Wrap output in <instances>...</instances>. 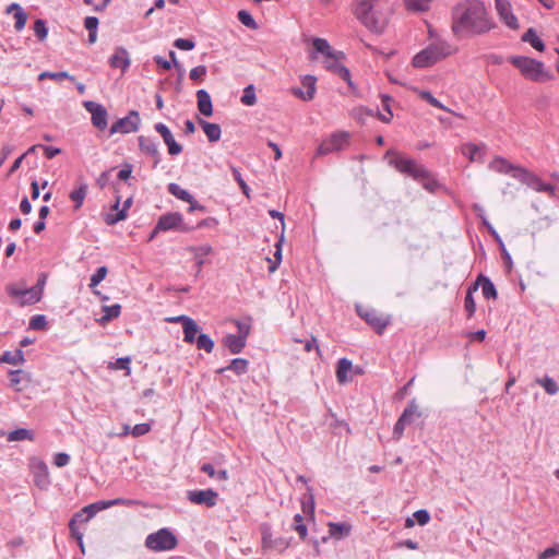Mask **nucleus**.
<instances>
[{
	"instance_id": "obj_1",
	"label": "nucleus",
	"mask_w": 559,
	"mask_h": 559,
	"mask_svg": "<svg viewBox=\"0 0 559 559\" xmlns=\"http://www.w3.org/2000/svg\"><path fill=\"white\" fill-rule=\"evenodd\" d=\"M496 27L485 3L464 0L452 10V32L456 37L480 36Z\"/></svg>"
},
{
	"instance_id": "obj_2",
	"label": "nucleus",
	"mask_w": 559,
	"mask_h": 559,
	"mask_svg": "<svg viewBox=\"0 0 559 559\" xmlns=\"http://www.w3.org/2000/svg\"><path fill=\"white\" fill-rule=\"evenodd\" d=\"M360 23L374 34H382L392 14L390 0H357L354 11Z\"/></svg>"
},
{
	"instance_id": "obj_3",
	"label": "nucleus",
	"mask_w": 559,
	"mask_h": 559,
	"mask_svg": "<svg viewBox=\"0 0 559 559\" xmlns=\"http://www.w3.org/2000/svg\"><path fill=\"white\" fill-rule=\"evenodd\" d=\"M509 62L513 64L526 80L532 82H546L554 78L551 72L545 68V64L536 59L525 56H511Z\"/></svg>"
},
{
	"instance_id": "obj_4",
	"label": "nucleus",
	"mask_w": 559,
	"mask_h": 559,
	"mask_svg": "<svg viewBox=\"0 0 559 559\" xmlns=\"http://www.w3.org/2000/svg\"><path fill=\"white\" fill-rule=\"evenodd\" d=\"M451 45L443 39H436L413 58L415 68H428L451 55Z\"/></svg>"
},
{
	"instance_id": "obj_5",
	"label": "nucleus",
	"mask_w": 559,
	"mask_h": 559,
	"mask_svg": "<svg viewBox=\"0 0 559 559\" xmlns=\"http://www.w3.org/2000/svg\"><path fill=\"white\" fill-rule=\"evenodd\" d=\"M176 536L168 528H160L156 533L147 535L145 546L154 551H167L177 546Z\"/></svg>"
},
{
	"instance_id": "obj_6",
	"label": "nucleus",
	"mask_w": 559,
	"mask_h": 559,
	"mask_svg": "<svg viewBox=\"0 0 559 559\" xmlns=\"http://www.w3.org/2000/svg\"><path fill=\"white\" fill-rule=\"evenodd\" d=\"M389 163L397 171L412 177L414 180L418 179V177H421L423 174H425L426 167L418 164L415 159L400 154H394L393 158H391Z\"/></svg>"
},
{
	"instance_id": "obj_7",
	"label": "nucleus",
	"mask_w": 559,
	"mask_h": 559,
	"mask_svg": "<svg viewBox=\"0 0 559 559\" xmlns=\"http://www.w3.org/2000/svg\"><path fill=\"white\" fill-rule=\"evenodd\" d=\"M5 292L12 298L17 300L20 306H28L38 302L40 299L36 298L35 294H32L34 289L28 288L24 282L11 283L5 286Z\"/></svg>"
},
{
	"instance_id": "obj_8",
	"label": "nucleus",
	"mask_w": 559,
	"mask_h": 559,
	"mask_svg": "<svg viewBox=\"0 0 559 559\" xmlns=\"http://www.w3.org/2000/svg\"><path fill=\"white\" fill-rule=\"evenodd\" d=\"M515 179L525 183L528 188L536 192H546L554 197L556 187L550 183H545L539 177L526 170H518Z\"/></svg>"
},
{
	"instance_id": "obj_9",
	"label": "nucleus",
	"mask_w": 559,
	"mask_h": 559,
	"mask_svg": "<svg viewBox=\"0 0 559 559\" xmlns=\"http://www.w3.org/2000/svg\"><path fill=\"white\" fill-rule=\"evenodd\" d=\"M182 221V215L178 212L164 214L158 218L157 224L155 225V231L178 229L187 233L192 230V227L185 225Z\"/></svg>"
},
{
	"instance_id": "obj_10",
	"label": "nucleus",
	"mask_w": 559,
	"mask_h": 559,
	"mask_svg": "<svg viewBox=\"0 0 559 559\" xmlns=\"http://www.w3.org/2000/svg\"><path fill=\"white\" fill-rule=\"evenodd\" d=\"M348 138L349 134L346 132L333 133L319 145L317 155H328L330 153L343 150L348 143Z\"/></svg>"
},
{
	"instance_id": "obj_11",
	"label": "nucleus",
	"mask_w": 559,
	"mask_h": 559,
	"mask_svg": "<svg viewBox=\"0 0 559 559\" xmlns=\"http://www.w3.org/2000/svg\"><path fill=\"white\" fill-rule=\"evenodd\" d=\"M140 126V116L135 110H131L127 117L118 119L110 127L109 134L112 135L115 133H131L138 131Z\"/></svg>"
},
{
	"instance_id": "obj_12",
	"label": "nucleus",
	"mask_w": 559,
	"mask_h": 559,
	"mask_svg": "<svg viewBox=\"0 0 559 559\" xmlns=\"http://www.w3.org/2000/svg\"><path fill=\"white\" fill-rule=\"evenodd\" d=\"M187 499L191 503L204 506L206 508H213L217 504L218 492L211 488L201 490H189L187 492Z\"/></svg>"
},
{
	"instance_id": "obj_13",
	"label": "nucleus",
	"mask_w": 559,
	"mask_h": 559,
	"mask_svg": "<svg viewBox=\"0 0 559 559\" xmlns=\"http://www.w3.org/2000/svg\"><path fill=\"white\" fill-rule=\"evenodd\" d=\"M84 108L92 115V123L99 130L107 128V110L106 108L93 100H86L83 104Z\"/></svg>"
},
{
	"instance_id": "obj_14",
	"label": "nucleus",
	"mask_w": 559,
	"mask_h": 559,
	"mask_svg": "<svg viewBox=\"0 0 559 559\" xmlns=\"http://www.w3.org/2000/svg\"><path fill=\"white\" fill-rule=\"evenodd\" d=\"M496 10L500 20L511 29L519 28V21L512 12V7L509 0H495Z\"/></svg>"
},
{
	"instance_id": "obj_15",
	"label": "nucleus",
	"mask_w": 559,
	"mask_h": 559,
	"mask_svg": "<svg viewBox=\"0 0 559 559\" xmlns=\"http://www.w3.org/2000/svg\"><path fill=\"white\" fill-rule=\"evenodd\" d=\"M262 534V546L264 549H277L280 551H284L289 547V540L280 537L273 538L271 527L269 525H263L261 530Z\"/></svg>"
},
{
	"instance_id": "obj_16",
	"label": "nucleus",
	"mask_w": 559,
	"mask_h": 559,
	"mask_svg": "<svg viewBox=\"0 0 559 559\" xmlns=\"http://www.w3.org/2000/svg\"><path fill=\"white\" fill-rule=\"evenodd\" d=\"M344 57L341 56H334V57H328L324 60V67L326 70L337 74L341 79L347 82V84L352 87L353 82L350 80V72L349 70L343 66L340 60Z\"/></svg>"
},
{
	"instance_id": "obj_17",
	"label": "nucleus",
	"mask_w": 559,
	"mask_h": 559,
	"mask_svg": "<svg viewBox=\"0 0 559 559\" xmlns=\"http://www.w3.org/2000/svg\"><path fill=\"white\" fill-rule=\"evenodd\" d=\"M357 311L359 317L362 318L368 324H370L379 334H381L390 323L388 318L379 316L374 310L362 311L360 307H358Z\"/></svg>"
},
{
	"instance_id": "obj_18",
	"label": "nucleus",
	"mask_w": 559,
	"mask_h": 559,
	"mask_svg": "<svg viewBox=\"0 0 559 559\" xmlns=\"http://www.w3.org/2000/svg\"><path fill=\"white\" fill-rule=\"evenodd\" d=\"M154 129L163 138L165 144L168 147V153L170 155H178L182 152V146L176 142L173 133L170 132L169 128L166 124L158 122L154 126Z\"/></svg>"
},
{
	"instance_id": "obj_19",
	"label": "nucleus",
	"mask_w": 559,
	"mask_h": 559,
	"mask_svg": "<svg viewBox=\"0 0 559 559\" xmlns=\"http://www.w3.org/2000/svg\"><path fill=\"white\" fill-rule=\"evenodd\" d=\"M487 146L484 143H465L460 147V152L466 156L471 163L479 162L483 163L485 158Z\"/></svg>"
},
{
	"instance_id": "obj_20",
	"label": "nucleus",
	"mask_w": 559,
	"mask_h": 559,
	"mask_svg": "<svg viewBox=\"0 0 559 559\" xmlns=\"http://www.w3.org/2000/svg\"><path fill=\"white\" fill-rule=\"evenodd\" d=\"M34 483L37 487L45 489L49 486V472L44 461H36L32 464Z\"/></svg>"
},
{
	"instance_id": "obj_21",
	"label": "nucleus",
	"mask_w": 559,
	"mask_h": 559,
	"mask_svg": "<svg viewBox=\"0 0 559 559\" xmlns=\"http://www.w3.org/2000/svg\"><path fill=\"white\" fill-rule=\"evenodd\" d=\"M489 169H491L496 173H499V174H510L514 179H515V174L518 173V170H526L523 167L515 166V165L511 164L510 162H508L506 158H503L501 156H497L490 162Z\"/></svg>"
},
{
	"instance_id": "obj_22",
	"label": "nucleus",
	"mask_w": 559,
	"mask_h": 559,
	"mask_svg": "<svg viewBox=\"0 0 559 559\" xmlns=\"http://www.w3.org/2000/svg\"><path fill=\"white\" fill-rule=\"evenodd\" d=\"M316 82L317 79L313 75H306L302 78L301 83L302 86L306 88V91H302L301 88H293L294 95L301 98L302 100L309 102L313 99L316 94Z\"/></svg>"
},
{
	"instance_id": "obj_23",
	"label": "nucleus",
	"mask_w": 559,
	"mask_h": 559,
	"mask_svg": "<svg viewBox=\"0 0 559 559\" xmlns=\"http://www.w3.org/2000/svg\"><path fill=\"white\" fill-rule=\"evenodd\" d=\"M476 292L478 287L481 288L483 296L486 299H496L497 298V289L493 283L485 275L479 274L476 278L475 284L472 286Z\"/></svg>"
},
{
	"instance_id": "obj_24",
	"label": "nucleus",
	"mask_w": 559,
	"mask_h": 559,
	"mask_svg": "<svg viewBox=\"0 0 559 559\" xmlns=\"http://www.w3.org/2000/svg\"><path fill=\"white\" fill-rule=\"evenodd\" d=\"M139 146L142 152L154 158V167H156L160 162L158 144L148 138L141 135L139 136Z\"/></svg>"
},
{
	"instance_id": "obj_25",
	"label": "nucleus",
	"mask_w": 559,
	"mask_h": 559,
	"mask_svg": "<svg viewBox=\"0 0 559 559\" xmlns=\"http://www.w3.org/2000/svg\"><path fill=\"white\" fill-rule=\"evenodd\" d=\"M130 56L126 48H116L115 53L109 58V64L111 68H119L124 72L130 67Z\"/></svg>"
},
{
	"instance_id": "obj_26",
	"label": "nucleus",
	"mask_w": 559,
	"mask_h": 559,
	"mask_svg": "<svg viewBox=\"0 0 559 559\" xmlns=\"http://www.w3.org/2000/svg\"><path fill=\"white\" fill-rule=\"evenodd\" d=\"M132 198H128L124 202H123V206L121 210H119V205H120V197L118 195L117 199H116V202L112 206V209L115 211H117V213L115 215H107L106 217V223L108 225H115L117 224L118 222L120 221H123L126 219L127 217V211L128 209L132 205Z\"/></svg>"
},
{
	"instance_id": "obj_27",
	"label": "nucleus",
	"mask_w": 559,
	"mask_h": 559,
	"mask_svg": "<svg viewBox=\"0 0 559 559\" xmlns=\"http://www.w3.org/2000/svg\"><path fill=\"white\" fill-rule=\"evenodd\" d=\"M223 344L231 354L236 355L243 350L247 338L237 334H228L224 337Z\"/></svg>"
},
{
	"instance_id": "obj_28",
	"label": "nucleus",
	"mask_w": 559,
	"mask_h": 559,
	"mask_svg": "<svg viewBox=\"0 0 559 559\" xmlns=\"http://www.w3.org/2000/svg\"><path fill=\"white\" fill-rule=\"evenodd\" d=\"M328 527L330 537L335 539H343L352 532V525L347 522H329Z\"/></svg>"
},
{
	"instance_id": "obj_29",
	"label": "nucleus",
	"mask_w": 559,
	"mask_h": 559,
	"mask_svg": "<svg viewBox=\"0 0 559 559\" xmlns=\"http://www.w3.org/2000/svg\"><path fill=\"white\" fill-rule=\"evenodd\" d=\"M7 13H14V28L20 32L25 27L27 21V14L19 3H11L7 7Z\"/></svg>"
},
{
	"instance_id": "obj_30",
	"label": "nucleus",
	"mask_w": 559,
	"mask_h": 559,
	"mask_svg": "<svg viewBox=\"0 0 559 559\" xmlns=\"http://www.w3.org/2000/svg\"><path fill=\"white\" fill-rule=\"evenodd\" d=\"M198 109L199 111L210 117L213 114V105L210 94L205 90H199L197 92Z\"/></svg>"
},
{
	"instance_id": "obj_31",
	"label": "nucleus",
	"mask_w": 559,
	"mask_h": 559,
	"mask_svg": "<svg viewBox=\"0 0 559 559\" xmlns=\"http://www.w3.org/2000/svg\"><path fill=\"white\" fill-rule=\"evenodd\" d=\"M312 46L317 52L322 53L325 58L334 57V56L344 57L343 51L333 50L332 47L330 46L329 41L324 38H319V37L313 38Z\"/></svg>"
},
{
	"instance_id": "obj_32",
	"label": "nucleus",
	"mask_w": 559,
	"mask_h": 559,
	"mask_svg": "<svg viewBox=\"0 0 559 559\" xmlns=\"http://www.w3.org/2000/svg\"><path fill=\"white\" fill-rule=\"evenodd\" d=\"M249 361L245 358H234L226 367L219 368L217 373H224L227 370L234 371L236 374L241 376L248 372Z\"/></svg>"
},
{
	"instance_id": "obj_33",
	"label": "nucleus",
	"mask_w": 559,
	"mask_h": 559,
	"mask_svg": "<svg viewBox=\"0 0 559 559\" xmlns=\"http://www.w3.org/2000/svg\"><path fill=\"white\" fill-rule=\"evenodd\" d=\"M188 250L193 253L198 273H200L204 264V257L212 253V247L210 245H203L199 247H189Z\"/></svg>"
},
{
	"instance_id": "obj_34",
	"label": "nucleus",
	"mask_w": 559,
	"mask_h": 559,
	"mask_svg": "<svg viewBox=\"0 0 559 559\" xmlns=\"http://www.w3.org/2000/svg\"><path fill=\"white\" fill-rule=\"evenodd\" d=\"M353 364L347 358H341L337 361L336 367V379L340 384H344L349 381L348 372L352 370Z\"/></svg>"
},
{
	"instance_id": "obj_35",
	"label": "nucleus",
	"mask_w": 559,
	"mask_h": 559,
	"mask_svg": "<svg viewBox=\"0 0 559 559\" xmlns=\"http://www.w3.org/2000/svg\"><path fill=\"white\" fill-rule=\"evenodd\" d=\"M87 190H88L87 183L82 182V183H80V186L76 189H74L70 192L69 197H70L71 201L74 203L75 211H78L82 207L83 202L87 194Z\"/></svg>"
},
{
	"instance_id": "obj_36",
	"label": "nucleus",
	"mask_w": 559,
	"mask_h": 559,
	"mask_svg": "<svg viewBox=\"0 0 559 559\" xmlns=\"http://www.w3.org/2000/svg\"><path fill=\"white\" fill-rule=\"evenodd\" d=\"M199 122L210 142H217L221 139L222 130L219 124L207 122L203 119H200Z\"/></svg>"
},
{
	"instance_id": "obj_37",
	"label": "nucleus",
	"mask_w": 559,
	"mask_h": 559,
	"mask_svg": "<svg viewBox=\"0 0 559 559\" xmlns=\"http://www.w3.org/2000/svg\"><path fill=\"white\" fill-rule=\"evenodd\" d=\"M416 181L421 183L423 188L429 192H436L440 188V183L427 168H425V174L418 177Z\"/></svg>"
},
{
	"instance_id": "obj_38",
	"label": "nucleus",
	"mask_w": 559,
	"mask_h": 559,
	"mask_svg": "<svg viewBox=\"0 0 559 559\" xmlns=\"http://www.w3.org/2000/svg\"><path fill=\"white\" fill-rule=\"evenodd\" d=\"M522 40L524 43H528L532 47H534L538 51H543L545 49L544 41L538 37V35L534 28H528L522 35Z\"/></svg>"
},
{
	"instance_id": "obj_39",
	"label": "nucleus",
	"mask_w": 559,
	"mask_h": 559,
	"mask_svg": "<svg viewBox=\"0 0 559 559\" xmlns=\"http://www.w3.org/2000/svg\"><path fill=\"white\" fill-rule=\"evenodd\" d=\"M201 472L207 474L211 478H215L219 481H225L228 479L227 469L216 471L211 463H203L200 467Z\"/></svg>"
},
{
	"instance_id": "obj_40",
	"label": "nucleus",
	"mask_w": 559,
	"mask_h": 559,
	"mask_svg": "<svg viewBox=\"0 0 559 559\" xmlns=\"http://www.w3.org/2000/svg\"><path fill=\"white\" fill-rule=\"evenodd\" d=\"M182 328H183V341L189 344L195 343V341L198 338L197 334L200 330V326L197 324V322L193 319H191Z\"/></svg>"
},
{
	"instance_id": "obj_41",
	"label": "nucleus",
	"mask_w": 559,
	"mask_h": 559,
	"mask_svg": "<svg viewBox=\"0 0 559 559\" xmlns=\"http://www.w3.org/2000/svg\"><path fill=\"white\" fill-rule=\"evenodd\" d=\"M34 438H35V435L32 430L26 429V428H19V429L10 431L7 439H8V441L13 442V441H22V440L33 441Z\"/></svg>"
},
{
	"instance_id": "obj_42",
	"label": "nucleus",
	"mask_w": 559,
	"mask_h": 559,
	"mask_svg": "<svg viewBox=\"0 0 559 559\" xmlns=\"http://www.w3.org/2000/svg\"><path fill=\"white\" fill-rule=\"evenodd\" d=\"M167 190L168 192L178 198L179 200H182V201H186V202H191L193 201V195L187 191L186 189L181 188L179 185L175 183V182H170L168 186H167Z\"/></svg>"
},
{
	"instance_id": "obj_43",
	"label": "nucleus",
	"mask_w": 559,
	"mask_h": 559,
	"mask_svg": "<svg viewBox=\"0 0 559 559\" xmlns=\"http://www.w3.org/2000/svg\"><path fill=\"white\" fill-rule=\"evenodd\" d=\"M1 359H2V362H7V364H10V365H23L24 361H25V358H24V353L22 349L17 348L15 349L14 353L12 352H4L2 355H1Z\"/></svg>"
},
{
	"instance_id": "obj_44",
	"label": "nucleus",
	"mask_w": 559,
	"mask_h": 559,
	"mask_svg": "<svg viewBox=\"0 0 559 559\" xmlns=\"http://www.w3.org/2000/svg\"><path fill=\"white\" fill-rule=\"evenodd\" d=\"M535 382L539 384L549 395H555L559 392V385L549 376L536 378Z\"/></svg>"
},
{
	"instance_id": "obj_45",
	"label": "nucleus",
	"mask_w": 559,
	"mask_h": 559,
	"mask_svg": "<svg viewBox=\"0 0 559 559\" xmlns=\"http://www.w3.org/2000/svg\"><path fill=\"white\" fill-rule=\"evenodd\" d=\"M240 102L246 106H253L257 104L255 88L253 84H249L243 88Z\"/></svg>"
},
{
	"instance_id": "obj_46",
	"label": "nucleus",
	"mask_w": 559,
	"mask_h": 559,
	"mask_svg": "<svg viewBox=\"0 0 559 559\" xmlns=\"http://www.w3.org/2000/svg\"><path fill=\"white\" fill-rule=\"evenodd\" d=\"M195 345L198 349H203L210 354L213 352L214 341L207 334L201 333L195 341Z\"/></svg>"
},
{
	"instance_id": "obj_47",
	"label": "nucleus",
	"mask_w": 559,
	"mask_h": 559,
	"mask_svg": "<svg viewBox=\"0 0 559 559\" xmlns=\"http://www.w3.org/2000/svg\"><path fill=\"white\" fill-rule=\"evenodd\" d=\"M420 413L418 411V406L415 400L411 401L405 409L403 411L401 417L406 419L409 424L414 420L415 417H419Z\"/></svg>"
},
{
	"instance_id": "obj_48",
	"label": "nucleus",
	"mask_w": 559,
	"mask_h": 559,
	"mask_svg": "<svg viewBox=\"0 0 559 559\" xmlns=\"http://www.w3.org/2000/svg\"><path fill=\"white\" fill-rule=\"evenodd\" d=\"M293 530L296 531L300 537V539L305 540L308 535L307 525L304 523V518L301 514L297 513L294 516Z\"/></svg>"
},
{
	"instance_id": "obj_49",
	"label": "nucleus",
	"mask_w": 559,
	"mask_h": 559,
	"mask_svg": "<svg viewBox=\"0 0 559 559\" xmlns=\"http://www.w3.org/2000/svg\"><path fill=\"white\" fill-rule=\"evenodd\" d=\"M474 292L475 290L473 289L472 286L468 287V289L466 292L465 299H464V308L467 313V318H472L476 311V302L473 297Z\"/></svg>"
},
{
	"instance_id": "obj_50",
	"label": "nucleus",
	"mask_w": 559,
	"mask_h": 559,
	"mask_svg": "<svg viewBox=\"0 0 559 559\" xmlns=\"http://www.w3.org/2000/svg\"><path fill=\"white\" fill-rule=\"evenodd\" d=\"M238 20L250 29H258L259 25L253 16L246 10H240L237 13Z\"/></svg>"
},
{
	"instance_id": "obj_51",
	"label": "nucleus",
	"mask_w": 559,
	"mask_h": 559,
	"mask_svg": "<svg viewBox=\"0 0 559 559\" xmlns=\"http://www.w3.org/2000/svg\"><path fill=\"white\" fill-rule=\"evenodd\" d=\"M432 0H405L406 8L411 11L424 12L429 9Z\"/></svg>"
},
{
	"instance_id": "obj_52",
	"label": "nucleus",
	"mask_w": 559,
	"mask_h": 559,
	"mask_svg": "<svg viewBox=\"0 0 559 559\" xmlns=\"http://www.w3.org/2000/svg\"><path fill=\"white\" fill-rule=\"evenodd\" d=\"M391 102L392 98L389 95L382 96V107L386 111V114H379V118L382 122L388 123L391 121L393 117V112L391 110Z\"/></svg>"
},
{
	"instance_id": "obj_53",
	"label": "nucleus",
	"mask_w": 559,
	"mask_h": 559,
	"mask_svg": "<svg viewBox=\"0 0 559 559\" xmlns=\"http://www.w3.org/2000/svg\"><path fill=\"white\" fill-rule=\"evenodd\" d=\"M104 316L102 318V321H110L115 318H118L121 311V306L119 304H115L111 306H105L104 307Z\"/></svg>"
},
{
	"instance_id": "obj_54",
	"label": "nucleus",
	"mask_w": 559,
	"mask_h": 559,
	"mask_svg": "<svg viewBox=\"0 0 559 559\" xmlns=\"http://www.w3.org/2000/svg\"><path fill=\"white\" fill-rule=\"evenodd\" d=\"M44 79H51V80H61V79H68L70 81H74V76L73 75H70L68 72L66 71H60V72H41L38 76V80H44Z\"/></svg>"
},
{
	"instance_id": "obj_55",
	"label": "nucleus",
	"mask_w": 559,
	"mask_h": 559,
	"mask_svg": "<svg viewBox=\"0 0 559 559\" xmlns=\"http://www.w3.org/2000/svg\"><path fill=\"white\" fill-rule=\"evenodd\" d=\"M107 267L106 266H99L95 273L91 276L90 287L94 288L96 287L107 275Z\"/></svg>"
},
{
	"instance_id": "obj_56",
	"label": "nucleus",
	"mask_w": 559,
	"mask_h": 559,
	"mask_svg": "<svg viewBox=\"0 0 559 559\" xmlns=\"http://www.w3.org/2000/svg\"><path fill=\"white\" fill-rule=\"evenodd\" d=\"M34 32L39 40H44L48 35L46 22L41 19L36 20L34 23Z\"/></svg>"
},
{
	"instance_id": "obj_57",
	"label": "nucleus",
	"mask_w": 559,
	"mask_h": 559,
	"mask_svg": "<svg viewBox=\"0 0 559 559\" xmlns=\"http://www.w3.org/2000/svg\"><path fill=\"white\" fill-rule=\"evenodd\" d=\"M47 325V320L44 314H37L32 317L29 321V328L34 330H43Z\"/></svg>"
},
{
	"instance_id": "obj_58",
	"label": "nucleus",
	"mask_w": 559,
	"mask_h": 559,
	"mask_svg": "<svg viewBox=\"0 0 559 559\" xmlns=\"http://www.w3.org/2000/svg\"><path fill=\"white\" fill-rule=\"evenodd\" d=\"M174 46L180 50H192L195 47L194 40L190 38H177Z\"/></svg>"
},
{
	"instance_id": "obj_59",
	"label": "nucleus",
	"mask_w": 559,
	"mask_h": 559,
	"mask_svg": "<svg viewBox=\"0 0 559 559\" xmlns=\"http://www.w3.org/2000/svg\"><path fill=\"white\" fill-rule=\"evenodd\" d=\"M151 430V425L147 423L136 424L131 429V433L133 437H141L146 435Z\"/></svg>"
},
{
	"instance_id": "obj_60",
	"label": "nucleus",
	"mask_w": 559,
	"mask_h": 559,
	"mask_svg": "<svg viewBox=\"0 0 559 559\" xmlns=\"http://www.w3.org/2000/svg\"><path fill=\"white\" fill-rule=\"evenodd\" d=\"M420 97L428 102L431 106L440 109H444V106L428 91H421Z\"/></svg>"
},
{
	"instance_id": "obj_61",
	"label": "nucleus",
	"mask_w": 559,
	"mask_h": 559,
	"mask_svg": "<svg viewBox=\"0 0 559 559\" xmlns=\"http://www.w3.org/2000/svg\"><path fill=\"white\" fill-rule=\"evenodd\" d=\"M559 555V544L546 548L538 555V559H550Z\"/></svg>"
},
{
	"instance_id": "obj_62",
	"label": "nucleus",
	"mask_w": 559,
	"mask_h": 559,
	"mask_svg": "<svg viewBox=\"0 0 559 559\" xmlns=\"http://www.w3.org/2000/svg\"><path fill=\"white\" fill-rule=\"evenodd\" d=\"M413 515L419 525H426L430 521V514L425 509L415 511Z\"/></svg>"
},
{
	"instance_id": "obj_63",
	"label": "nucleus",
	"mask_w": 559,
	"mask_h": 559,
	"mask_svg": "<svg viewBox=\"0 0 559 559\" xmlns=\"http://www.w3.org/2000/svg\"><path fill=\"white\" fill-rule=\"evenodd\" d=\"M206 72L207 70L205 66H198L191 69L189 75L192 81H198L202 80L205 76Z\"/></svg>"
},
{
	"instance_id": "obj_64",
	"label": "nucleus",
	"mask_w": 559,
	"mask_h": 559,
	"mask_svg": "<svg viewBox=\"0 0 559 559\" xmlns=\"http://www.w3.org/2000/svg\"><path fill=\"white\" fill-rule=\"evenodd\" d=\"M408 424L409 423L406 419H404L400 416V418L397 419V421L395 423L394 428H393V435L396 439L401 438L406 425H408Z\"/></svg>"
}]
</instances>
